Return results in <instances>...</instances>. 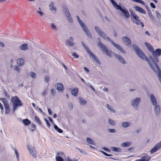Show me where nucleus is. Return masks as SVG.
Returning a JSON list of instances; mask_svg holds the SVG:
<instances>
[{"instance_id": "55", "label": "nucleus", "mask_w": 161, "mask_h": 161, "mask_svg": "<svg viewBox=\"0 0 161 161\" xmlns=\"http://www.w3.org/2000/svg\"><path fill=\"white\" fill-rule=\"evenodd\" d=\"M150 6H151L153 8H156V6H155V5L153 3H150Z\"/></svg>"}, {"instance_id": "26", "label": "nucleus", "mask_w": 161, "mask_h": 161, "mask_svg": "<svg viewBox=\"0 0 161 161\" xmlns=\"http://www.w3.org/2000/svg\"><path fill=\"white\" fill-rule=\"evenodd\" d=\"M131 123L128 122H123L121 123V125L124 128H127L129 127Z\"/></svg>"}, {"instance_id": "43", "label": "nucleus", "mask_w": 161, "mask_h": 161, "mask_svg": "<svg viewBox=\"0 0 161 161\" xmlns=\"http://www.w3.org/2000/svg\"><path fill=\"white\" fill-rule=\"evenodd\" d=\"M108 131L109 132L111 133H114L116 132V130L114 129H108Z\"/></svg>"}, {"instance_id": "63", "label": "nucleus", "mask_w": 161, "mask_h": 161, "mask_svg": "<svg viewBox=\"0 0 161 161\" xmlns=\"http://www.w3.org/2000/svg\"><path fill=\"white\" fill-rule=\"evenodd\" d=\"M103 90L104 91H106V92H108V89H107V88H106V87H104L103 89Z\"/></svg>"}, {"instance_id": "17", "label": "nucleus", "mask_w": 161, "mask_h": 161, "mask_svg": "<svg viewBox=\"0 0 161 161\" xmlns=\"http://www.w3.org/2000/svg\"><path fill=\"white\" fill-rule=\"evenodd\" d=\"M134 8L135 10L141 13L145 14L146 13V11L143 9L142 8L138 6H135Z\"/></svg>"}, {"instance_id": "54", "label": "nucleus", "mask_w": 161, "mask_h": 161, "mask_svg": "<svg viewBox=\"0 0 161 161\" xmlns=\"http://www.w3.org/2000/svg\"><path fill=\"white\" fill-rule=\"evenodd\" d=\"M103 149L105 151L108 152H110V150L108 148L105 147H103Z\"/></svg>"}, {"instance_id": "21", "label": "nucleus", "mask_w": 161, "mask_h": 161, "mask_svg": "<svg viewBox=\"0 0 161 161\" xmlns=\"http://www.w3.org/2000/svg\"><path fill=\"white\" fill-rule=\"evenodd\" d=\"M19 48L21 50L25 51L28 49V45L26 43L23 44L19 46Z\"/></svg>"}, {"instance_id": "28", "label": "nucleus", "mask_w": 161, "mask_h": 161, "mask_svg": "<svg viewBox=\"0 0 161 161\" xmlns=\"http://www.w3.org/2000/svg\"><path fill=\"white\" fill-rule=\"evenodd\" d=\"M110 148L112 151L115 152H119L121 151V149L119 147L112 146L110 147Z\"/></svg>"}, {"instance_id": "61", "label": "nucleus", "mask_w": 161, "mask_h": 161, "mask_svg": "<svg viewBox=\"0 0 161 161\" xmlns=\"http://www.w3.org/2000/svg\"><path fill=\"white\" fill-rule=\"evenodd\" d=\"M91 88V89L93 91H95V89L94 88V87L92 86V85H90L89 86Z\"/></svg>"}, {"instance_id": "25", "label": "nucleus", "mask_w": 161, "mask_h": 161, "mask_svg": "<svg viewBox=\"0 0 161 161\" xmlns=\"http://www.w3.org/2000/svg\"><path fill=\"white\" fill-rule=\"evenodd\" d=\"M49 7L50 10L53 12L55 13L56 10V8L54 6V3L51 2L49 5Z\"/></svg>"}, {"instance_id": "40", "label": "nucleus", "mask_w": 161, "mask_h": 161, "mask_svg": "<svg viewBox=\"0 0 161 161\" xmlns=\"http://www.w3.org/2000/svg\"><path fill=\"white\" fill-rule=\"evenodd\" d=\"M56 161H64V160L62 158L59 156H56Z\"/></svg>"}, {"instance_id": "38", "label": "nucleus", "mask_w": 161, "mask_h": 161, "mask_svg": "<svg viewBox=\"0 0 161 161\" xmlns=\"http://www.w3.org/2000/svg\"><path fill=\"white\" fill-rule=\"evenodd\" d=\"M14 150L17 160L19 161V154L16 149H14Z\"/></svg>"}, {"instance_id": "12", "label": "nucleus", "mask_w": 161, "mask_h": 161, "mask_svg": "<svg viewBox=\"0 0 161 161\" xmlns=\"http://www.w3.org/2000/svg\"><path fill=\"white\" fill-rule=\"evenodd\" d=\"M161 147V141L151 149L150 150V153L152 154L156 152Z\"/></svg>"}, {"instance_id": "53", "label": "nucleus", "mask_w": 161, "mask_h": 161, "mask_svg": "<svg viewBox=\"0 0 161 161\" xmlns=\"http://www.w3.org/2000/svg\"><path fill=\"white\" fill-rule=\"evenodd\" d=\"M39 9L40 10V8H39ZM37 12L39 14V15L41 16H42L43 15V12H42V11H37Z\"/></svg>"}, {"instance_id": "45", "label": "nucleus", "mask_w": 161, "mask_h": 161, "mask_svg": "<svg viewBox=\"0 0 161 161\" xmlns=\"http://www.w3.org/2000/svg\"><path fill=\"white\" fill-rule=\"evenodd\" d=\"M155 12L156 14V16L157 18L158 19L160 18L161 17V16L159 13L157 11H156Z\"/></svg>"}, {"instance_id": "16", "label": "nucleus", "mask_w": 161, "mask_h": 161, "mask_svg": "<svg viewBox=\"0 0 161 161\" xmlns=\"http://www.w3.org/2000/svg\"><path fill=\"white\" fill-rule=\"evenodd\" d=\"M73 38L72 37H70L67 39L65 42L66 45L69 46H72L74 44L73 42Z\"/></svg>"}, {"instance_id": "30", "label": "nucleus", "mask_w": 161, "mask_h": 161, "mask_svg": "<svg viewBox=\"0 0 161 161\" xmlns=\"http://www.w3.org/2000/svg\"><path fill=\"white\" fill-rule=\"evenodd\" d=\"M22 122L25 125L28 126L30 125L31 121L28 119H25L22 120Z\"/></svg>"}, {"instance_id": "15", "label": "nucleus", "mask_w": 161, "mask_h": 161, "mask_svg": "<svg viewBox=\"0 0 161 161\" xmlns=\"http://www.w3.org/2000/svg\"><path fill=\"white\" fill-rule=\"evenodd\" d=\"M64 9V12H65L66 18L69 22L70 23H72L73 22V20L70 16V15L69 10L67 9V8L66 7H65Z\"/></svg>"}, {"instance_id": "56", "label": "nucleus", "mask_w": 161, "mask_h": 161, "mask_svg": "<svg viewBox=\"0 0 161 161\" xmlns=\"http://www.w3.org/2000/svg\"><path fill=\"white\" fill-rule=\"evenodd\" d=\"M84 70H85V71L87 73H88L89 71V69L86 67H84Z\"/></svg>"}, {"instance_id": "32", "label": "nucleus", "mask_w": 161, "mask_h": 161, "mask_svg": "<svg viewBox=\"0 0 161 161\" xmlns=\"http://www.w3.org/2000/svg\"><path fill=\"white\" fill-rule=\"evenodd\" d=\"M107 106L109 110V111L110 112L114 113L115 112L114 109L112 107L110 106V105L107 104Z\"/></svg>"}, {"instance_id": "34", "label": "nucleus", "mask_w": 161, "mask_h": 161, "mask_svg": "<svg viewBox=\"0 0 161 161\" xmlns=\"http://www.w3.org/2000/svg\"><path fill=\"white\" fill-rule=\"evenodd\" d=\"M79 100L80 103L81 105H85L86 103V100L83 98L79 97Z\"/></svg>"}, {"instance_id": "3", "label": "nucleus", "mask_w": 161, "mask_h": 161, "mask_svg": "<svg viewBox=\"0 0 161 161\" xmlns=\"http://www.w3.org/2000/svg\"><path fill=\"white\" fill-rule=\"evenodd\" d=\"M95 31L98 34L99 36L102 37L103 39L105 40H108V41L110 42L119 51L123 53H125V51L119 45L115 43L113 41H112L111 39L108 37L106 34L103 31H102L97 26L95 27Z\"/></svg>"}, {"instance_id": "64", "label": "nucleus", "mask_w": 161, "mask_h": 161, "mask_svg": "<svg viewBox=\"0 0 161 161\" xmlns=\"http://www.w3.org/2000/svg\"><path fill=\"white\" fill-rule=\"evenodd\" d=\"M48 118L49 119V120L52 123L53 122V121L52 120V119L50 117H48Z\"/></svg>"}, {"instance_id": "18", "label": "nucleus", "mask_w": 161, "mask_h": 161, "mask_svg": "<svg viewBox=\"0 0 161 161\" xmlns=\"http://www.w3.org/2000/svg\"><path fill=\"white\" fill-rule=\"evenodd\" d=\"M122 40L123 42L126 45H130L131 44V41L129 38L127 37H122Z\"/></svg>"}, {"instance_id": "44", "label": "nucleus", "mask_w": 161, "mask_h": 161, "mask_svg": "<svg viewBox=\"0 0 161 161\" xmlns=\"http://www.w3.org/2000/svg\"><path fill=\"white\" fill-rule=\"evenodd\" d=\"M60 157L61 158H63L64 156V155L63 153H57V156Z\"/></svg>"}, {"instance_id": "8", "label": "nucleus", "mask_w": 161, "mask_h": 161, "mask_svg": "<svg viewBox=\"0 0 161 161\" xmlns=\"http://www.w3.org/2000/svg\"><path fill=\"white\" fill-rule=\"evenodd\" d=\"M76 18L80 26L87 36L88 37L91 38V35L87 27L85 25V24L82 22V21L80 19L79 17L78 16H77Z\"/></svg>"}, {"instance_id": "22", "label": "nucleus", "mask_w": 161, "mask_h": 161, "mask_svg": "<svg viewBox=\"0 0 161 161\" xmlns=\"http://www.w3.org/2000/svg\"><path fill=\"white\" fill-rule=\"evenodd\" d=\"M145 45L147 49L152 53L153 50V48L152 46L150 43L147 42H145Z\"/></svg>"}, {"instance_id": "2", "label": "nucleus", "mask_w": 161, "mask_h": 161, "mask_svg": "<svg viewBox=\"0 0 161 161\" xmlns=\"http://www.w3.org/2000/svg\"><path fill=\"white\" fill-rule=\"evenodd\" d=\"M98 46L101 47V50L107 55L111 57L112 55H114L121 63L125 64L126 63L125 61L120 55L116 54L114 52L112 51H109L107 48L100 42H99L98 44Z\"/></svg>"}, {"instance_id": "41", "label": "nucleus", "mask_w": 161, "mask_h": 161, "mask_svg": "<svg viewBox=\"0 0 161 161\" xmlns=\"http://www.w3.org/2000/svg\"><path fill=\"white\" fill-rule=\"evenodd\" d=\"M49 80V77L48 75H46L45 77L44 81L46 82H48Z\"/></svg>"}, {"instance_id": "48", "label": "nucleus", "mask_w": 161, "mask_h": 161, "mask_svg": "<svg viewBox=\"0 0 161 161\" xmlns=\"http://www.w3.org/2000/svg\"><path fill=\"white\" fill-rule=\"evenodd\" d=\"M100 152L102 153H103L105 156H112V155L109 154H108L107 153L104 152H103V151H100Z\"/></svg>"}, {"instance_id": "23", "label": "nucleus", "mask_w": 161, "mask_h": 161, "mask_svg": "<svg viewBox=\"0 0 161 161\" xmlns=\"http://www.w3.org/2000/svg\"><path fill=\"white\" fill-rule=\"evenodd\" d=\"M132 144L130 142H122L120 144V146L123 147H126L130 146Z\"/></svg>"}, {"instance_id": "24", "label": "nucleus", "mask_w": 161, "mask_h": 161, "mask_svg": "<svg viewBox=\"0 0 161 161\" xmlns=\"http://www.w3.org/2000/svg\"><path fill=\"white\" fill-rule=\"evenodd\" d=\"M78 91L79 90L78 88L75 87L71 90V93L73 95L75 96H76L78 95Z\"/></svg>"}, {"instance_id": "58", "label": "nucleus", "mask_w": 161, "mask_h": 161, "mask_svg": "<svg viewBox=\"0 0 161 161\" xmlns=\"http://www.w3.org/2000/svg\"><path fill=\"white\" fill-rule=\"evenodd\" d=\"M48 112L49 114H50V115L52 114V111L50 109L48 108Z\"/></svg>"}, {"instance_id": "19", "label": "nucleus", "mask_w": 161, "mask_h": 161, "mask_svg": "<svg viewBox=\"0 0 161 161\" xmlns=\"http://www.w3.org/2000/svg\"><path fill=\"white\" fill-rule=\"evenodd\" d=\"M17 65L19 67L23 66L24 64V61L22 58H19L17 60Z\"/></svg>"}, {"instance_id": "6", "label": "nucleus", "mask_w": 161, "mask_h": 161, "mask_svg": "<svg viewBox=\"0 0 161 161\" xmlns=\"http://www.w3.org/2000/svg\"><path fill=\"white\" fill-rule=\"evenodd\" d=\"M131 19L133 22L136 25H141L142 27L144 26L143 23L141 22L140 19L138 17L137 15L132 11L130 12Z\"/></svg>"}, {"instance_id": "51", "label": "nucleus", "mask_w": 161, "mask_h": 161, "mask_svg": "<svg viewBox=\"0 0 161 161\" xmlns=\"http://www.w3.org/2000/svg\"><path fill=\"white\" fill-rule=\"evenodd\" d=\"M66 161H78V160L77 159H72L69 157H68L66 158Z\"/></svg>"}, {"instance_id": "5", "label": "nucleus", "mask_w": 161, "mask_h": 161, "mask_svg": "<svg viewBox=\"0 0 161 161\" xmlns=\"http://www.w3.org/2000/svg\"><path fill=\"white\" fill-rule=\"evenodd\" d=\"M11 101L13 103V110L14 111L17 108L21 107L22 103L20 99L17 96H15L13 97L11 100Z\"/></svg>"}, {"instance_id": "62", "label": "nucleus", "mask_w": 161, "mask_h": 161, "mask_svg": "<svg viewBox=\"0 0 161 161\" xmlns=\"http://www.w3.org/2000/svg\"><path fill=\"white\" fill-rule=\"evenodd\" d=\"M4 46V44L3 43L0 42V47H3Z\"/></svg>"}, {"instance_id": "31", "label": "nucleus", "mask_w": 161, "mask_h": 161, "mask_svg": "<svg viewBox=\"0 0 161 161\" xmlns=\"http://www.w3.org/2000/svg\"><path fill=\"white\" fill-rule=\"evenodd\" d=\"M86 141L87 143L90 144L95 145V142L92 139L90 138H87L86 139Z\"/></svg>"}, {"instance_id": "13", "label": "nucleus", "mask_w": 161, "mask_h": 161, "mask_svg": "<svg viewBox=\"0 0 161 161\" xmlns=\"http://www.w3.org/2000/svg\"><path fill=\"white\" fill-rule=\"evenodd\" d=\"M153 110L154 114L157 116H158L160 114V107L158 104L153 105Z\"/></svg>"}, {"instance_id": "29", "label": "nucleus", "mask_w": 161, "mask_h": 161, "mask_svg": "<svg viewBox=\"0 0 161 161\" xmlns=\"http://www.w3.org/2000/svg\"><path fill=\"white\" fill-rule=\"evenodd\" d=\"M147 11L149 18L153 20V17L151 11L148 8H147Z\"/></svg>"}, {"instance_id": "42", "label": "nucleus", "mask_w": 161, "mask_h": 161, "mask_svg": "<svg viewBox=\"0 0 161 161\" xmlns=\"http://www.w3.org/2000/svg\"><path fill=\"white\" fill-rule=\"evenodd\" d=\"M51 28L54 30H57V27L53 23H51Z\"/></svg>"}, {"instance_id": "1", "label": "nucleus", "mask_w": 161, "mask_h": 161, "mask_svg": "<svg viewBox=\"0 0 161 161\" xmlns=\"http://www.w3.org/2000/svg\"><path fill=\"white\" fill-rule=\"evenodd\" d=\"M132 47L136 53L139 56V57L142 60H146L147 61V60H150L151 58L153 59V63H155L157 64V63L159 62L158 59V56L161 55V49L158 48L155 51L153 50L152 52V54L153 58L152 56L149 57V59H148L145 56L142 51L140 49L137 47L136 45L133 44L132 45Z\"/></svg>"}, {"instance_id": "59", "label": "nucleus", "mask_w": 161, "mask_h": 161, "mask_svg": "<svg viewBox=\"0 0 161 161\" xmlns=\"http://www.w3.org/2000/svg\"><path fill=\"white\" fill-rule=\"evenodd\" d=\"M0 108L1 110H2V112L3 113V107L2 104L0 103Z\"/></svg>"}, {"instance_id": "33", "label": "nucleus", "mask_w": 161, "mask_h": 161, "mask_svg": "<svg viewBox=\"0 0 161 161\" xmlns=\"http://www.w3.org/2000/svg\"><path fill=\"white\" fill-rule=\"evenodd\" d=\"M108 123L110 125H115L116 124V123L115 121L110 118L108 119Z\"/></svg>"}, {"instance_id": "27", "label": "nucleus", "mask_w": 161, "mask_h": 161, "mask_svg": "<svg viewBox=\"0 0 161 161\" xmlns=\"http://www.w3.org/2000/svg\"><path fill=\"white\" fill-rule=\"evenodd\" d=\"M142 158L143 160L142 161H149L151 157L147 154H145V156H142Z\"/></svg>"}, {"instance_id": "60", "label": "nucleus", "mask_w": 161, "mask_h": 161, "mask_svg": "<svg viewBox=\"0 0 161 161\" xmlns=\"http://www.w3.org/2000/svg\"><path fill=\"white\" fill-rule=\"evenodd\" d=\"M78 150L81 153H84V154H86V152H85V151H81V150H80L79 149H78Z\"/></svg>"}, {"instance_id": "39", "label": "nucleus", "mask_w": 161, "mask_h": 161, "mask_svg": "<svg viewBox=\"0 0 161 161\" xmlns=\"http://www.w3.org/2000/svg\"><path fill=\"white\" fill-rule=\"evenodd\" d=\"M131 0L134 2L140 3L143 5H145V3H144V2L142 0Z\"/></svg>"}, {"instance_id": "9", "label": "nucleus", "mask_w": 161, "mask_h": 161, "mask_svg": "<svg viewBox=\"0 0 161 161\" xmlns=\"http://www.w3.org/2000/svg\"><path fill=\"white\" fill-rule=\"evenodd\" d=\"M81 44L84 48L86 50V52L90 55V57L92 58L93 59L97 64H100V63L99 60L97 58L96 56L90 51L89 48L85 45L84 43L83 42H82Z\"/></svg>"}, {"instance_id": "52", "label": "nucleus", "mask_w": 161, "mask_h": 161, "mask_svg": "<svg viewBox=\"0 0 161 161\" xmlns=\"http://www.w3.org/2000/svg\"><path fill=\"white\" fill-rule=\"evenodd\" d=\"M72 56L75 58H77L79 57V55L75 53H73L72 54Z\"/></svg>"}, {"instance_id": "47", "label": "nucleus", "mask_w": 161, "mask_h": 161, "mask_svg": "<svg viewBox=\"0 0 161 161\" xmlns=\"http://www.w3.org/2000/svg\"><path fill=\"white\" fill-rule=\"evenodd\" d=\"M44 120L47 124V127L49 128L51 126V124L49 123L48 121L46 119H44Z\"/></svg>"}, {"instance_id": "57", "label": "nucleus", "mask_w": 161, "mask_h": 161, "mask_svg": "<svg viewBox=\"0 0 161 161\" xmlns=\"http://www.w3.org/2000/svg\"><path fill=\"white\" fill-rule=\"evenodd\" d=\"M47 92L45 90L42 92V96H45Z\"/></svg>"}, {"instance_id": "11", "label": "nucleus", "mask_w": 161, "mask_h": 161, "mask_svg": "<svg viewBox=\"0 0 161 161\" xmlns=\"http://www.w3.org/2000/svg\"><path fill=\"white\" fill-rule=\"evenodd\" d=\"M148 97L153 106L158 104L156 97L152 93L149 94L148 96Z\"/></svg>"}, {"instance_id": "7", "label": "nucleus", "mask_w": 161, "mask_h": 161, "mask_svg": "<svg viewBox=\"0 0 161 161\" xmlns=\"http://www.w3.org/2000/svg\"><path fill=\"white\" fill-rule=\"evenodd\" d=\"M141 101V98L140 97H136L130 100V104L134 109H136L138 108Z\"/></svg>"}, {"instance_id": "10", "label": "nucleus", "mask_w": 161, "mask_h": 161, "mask_svg": "<svg viewBox=\"0 0 161 161\" xmlns=\"http://www.w3.org/2000/svg\"><path fill=\"white\" fill-rule=\"evenodd\" d=\"M0 100L2 101L3 103L5 110V114H8L10 112V109L8 101L4 98H0Z\"/></svg>"}, {"instance_id": "4", "label": "nucleus", "mask_w": 161, "mask_h": 161, "mask_svg": "<svg viewBox=\"0 0 161 161\" xmlns=\"http://www.w3.org/2000/svg\"><path fill=\"white\" fill-rule=\"evenodd\" d=\"M113 6L117 9L119 10L124 14L125 17L128 18L130 17V15L127 10L124 7H121L117 4V3L114 0H110Z\"/></svg>"}, {"instance_id": "20", "label": "nucleus", "mask_w": 161, "mask_h": 161, "mask_svg": "<svg viewBox=\"0 0 161 161\" xmlns=\"http://www.w3.org/2000/svg\"><path fill=\"white\" fill-rule=\"evenodd\" d=\"M56 89L59 92H62L64 90V87L62 84L60 83H58L57 84Z\"/></svg>"}, {"instance_id": "36", "label": "nucleus", "mask_w": 161, "mask_h": 161, "mask_svg": "<svg viewBox=\"0 0 161 161\" xmlns=\"http://www.w3.org/2000/svg\"><path fill=\"white\" fill-rule=\"evenodd\" d=\"M54 128L57 130L58 132L60 133H62L63 132V131L62 130L58 128L57 125H54Z\"/></svg>"}, {"instance_id": "46", "label": "nucleus", "mask_w": 161, "mask_h": 161, "mask_svg": "<svg viewBox=\"0 0 161 161\" xmlns=\"http://www.w3.org/2000/svg\"><path fill=\"white\" fill-rule=\"evenodd\" d=\"M14 69L18 72H19L20 71V69L17 66L15 65L14 67Z\"/></svg>"}, {"instance_id": "37", "label": "nucleus", "mask_w": 161, "mask_h": 161, "mask_svg": "<svg viewBox=\"0 0 161 161\" xmlns=\"http://www.w3.org/2000/svg\"><path fill=\"white\" fill-rule=\"evenodd\" d=\"M35 119L36 121L40 125H42V123L39 118L36 116H35Z\"/></svg>"}, {"instance_id": "50", "label": "nucleus", "mask_w": 161, "mask_h": 161, "mask_svg": "<svg viewBox=\"0 0 161 161\" xmlns=\"http://www.w3.org/2000/svg\"><path fill=\"white\" fill-rule=\"evenodd\" d=\"M68 107H69V108L70 110H72V109L73 107L72 103H69V105H68Z\"/></svg>"}, {"instance_id": "14", "label": "nucleus", "mask_w": 161, "mask_h": 161, "mask_svg": "<svg viewBox=\"0 0 161 161\" xmlns=\"http://www.w3.org/2000/svg\"><path fill=\"white\" fill-rule=\"evenodd\" d=\"M28 148L31 154L34 158H36V152L35 150L33 147L28 146Z\"/></svg>"}, {"instance_id": "35", "label": "nucleus", "mask_w": 161, "mask_h": 161, "mask_svg": "<svg viewBox=\"0 0 161 161\" xmlns=\"http://www.w3.org/2000/svg\"><path fill=\"white\" fill-rule=\"evenodd\" d=\"M29 75L33 79H35L36 77V73L32 71H31L29 73Z\"/></svg>"}, {"instance_id": "49", "label": "nucleus", "mask_w": 161, "mask_h": 161, "mask_svg": "<svg viewBox=\"0 0 161 161\" xmlns=\"http://www.w3.org/2000/svg\"><path fill=\"white\" fill-rule=\"evenodd\" d=\"M51 93L52 95L54 96L55 95L56 93V91L54 89H52L51 90Z\"/></svg>"}]
</instances>
